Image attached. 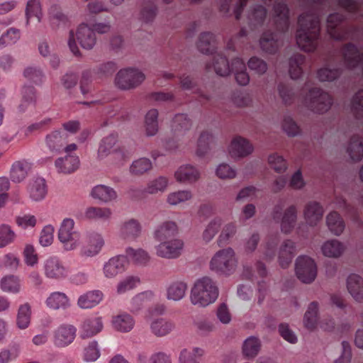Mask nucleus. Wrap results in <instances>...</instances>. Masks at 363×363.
<instances>
[{
	"mask_svg": "<svg viewBox=\"0 0 363 363\" xmlns=\"http://www.w3.org/2000/svg\"><path fill=\"white\" fill-rule=\"evenodd\" d=\"M219 296L216 281L209 277L198 279L190 292V301L194 306L206 307L213 303Z\"/></svg>",
	"mask_w": 363,
	"mask_h": 363,
	"instance_id": "obj_1",
	"label": "nucleus"
},
{
	"mask_svg": "<svg viewBox=\"0 0 363 363\" xmlns=\"http://www.w3.org/2000/svg\"><path fill=\"white\" fill-rule=\"evenodd\" d=\"M301 104L313 113L324 114L333 106V98L328 91L318 87H312L302 96Z\"/></svg>",
	"mask_w": 363,
	"mask_h": 363,
	"instance_id": "obj_2",
	"label": "nucleus"
},
{
	"mask_svg": "<svg viewBox=\"0 0 363 363\" xmlns=\"http://www.w3.org/2000/svg\"><path fill=\"white\" fill-rule=\"evenodd\" d=\"M237 264L235 251L231 247H227L214 254L210 261L209 267L213 272L229 275L235 270Z\"/></svg>",
	"mask_w": 363,
	"mask_h": 363,
	"instance_id": "obj_3",
	"label": "nucleus"
},
{
	"mask_svg": "<svg viewBox=\"0 0 363 363\" xmlns=\"http://www.w3.org/2000/svg\"><path fill=\"white\" fill-rule=\"evenodd\" d=\"M75 36L81 47L84 49H92L96 43V38L94 31L86 24H81L77 29L74 34L73 30L69 31L68 46L71 52L76 56H80L81 52L76 44Z\"/></svg>",
	"mask_w": 363,
	"mask_h": 363,
	"instance_id": "obj_4",
	"label": "nucleus"
},
{
	"mask_svg": "<svg viewBox=\"0 0 363 363\" xmlns=\"http://www.w3.org/2000/svg\"><path fill=\"white\" fill-rule=\"evenodd\" d=\"M271 217L274 222L279 223L281 232L289 235L296 224L298 210L296 206L291 205L284 211L283 204L278 203L273 208Z\"/></svg>",
	"mask_w": 363,
	"mask_h": 363,
	"instance_id": "obj_5",
	"label": "nucleus"
},
{
	"mask_svg": "<svg viewBox=\"0 0 363 363\" xmlns=\"http://www.w3.org/2000/svg\"><path fill=\"white\" fill-rule=\"evenodd\" d=\"M294 270L297 279L305 284H312L318 274L315 261L308 255H300L296 258Z\"/></svg>",
	"mask_w": 363,
	"mask_h": 363,
	"instance_id": "obj_6",
	"label": "nucleus"
},
{
	"mask_svg": "<svg viewBox=\"0 0 363 363\" xmlns=\"http://www.w3.org/2000/svg\"><path fill=\"white\" fill-rule=\"evenodd\" d=\"M145 79V74L139 69L126 68L118 72L115 84L121 90H130L140 86Z\"/></svg>",
	"mask_w": 363,
	"mask_h": 363,
	"instance_id": "obj_7",
	"label": "nucleus"
},
{
	"mask_svg": "<svg viewBox=\"0 0 363 363\" xmlns=\"http://www.w3.org/2000/svg\"><path fill=\"white\" fill-rule=\"evenodd\" d=\"M342 65L352 69H361L363 74V52L353 44L345 45L342 49Z\"/></svg>",
	"mask_w": 363,
	"mask_h": 363,
	"instance_id": "obj_8",
	"label": "nucleus"
},
{
	"mask_svg": "<svg viewBox=\"0 0 363 363\" xmlns=\"http://www.w3.org/2000/svg\"><path fill=\"white\" fill-rule=\"evenodd\" d=\"M183 247V241L174 238L161 242L156 247V254L162 258L175 259L181 255Z\"/></svg>",
	"mask_w": 363,
	"mask_h": 363,
	"instance_id": "obj_9",
	"label": "nucleus"
},
{
	"mask_svg": "<svg viewBox=\"0 0 363 363\" xmlns=\"http://www.w3.org/2000/svg\"><path fill=\"white\" fill-rule=\"evenodd\" d=\"M253 151L252 144L247 139L241 136L233 138L228 147L229 155L235 160L248 157Z\"/></svg>",
	"mask_w": 363,
	"mask_h": 363,
	"instance_id": "obj_10",
	"label": "nucleus"
},
{
	"mask_svg": "<svg viewBox=\"0 0 363 363\" xmlns=\"http://www.w3.org/2000/svg\"><path fill=\"white\" fill-rule=\"evenodd\" d=\"M320 32L296 30V40L298 48L304 52H312L318 48Z\"/></svg>",
	"mask_w": 363,
	"mask_h": 363,
	"instance_id": "obj_11",
	"label": "nucleus"
},
{
	"mask_svg": "<svg viewBox=\"0 0 363 363\" xmlns=\"http://www.w3.org/2000/svg\"><path fill=\"white\" fill-rule=\"evenodd\" d=\"M77 330L72 325H62L55 332V344L64 347L71 344L76 337Z\"/></svg>",
	"mask_w": 363,
	"mask_h": 363,
	"instance_id": "obj_12",
	"label": "nucleus"
},
{
	"mask_svg": "<svg viewBox=\"0 0 363 363\" xmlns=\"http://www.w3.org/2000/svg\"><path fill=\"white\" fill-rule=\"evenodd\" d=\"M323 212V208L319 203L309 201L304 206L303 216L309 225L315 226L322 220Z\"/></svg>",
	"mask_w": 363,
	"mask_h": 363,
	"instance_id": "obj_13",
	"label": "nucleus"
},
{
	"mask_svg": "<svg viewBox=\"0 0 363 363\" xmlns=\"http://www.w3.org/2000/svg\"><path fill=\"white\" fill-rule=\"evenodd\" d=\"M267 16V9L262 5L257 4L249 9L245 23L251 29H255L264 24Z\"/></svg>",
	"mask_w": 363,
	"mask_h": 363,
	"instance_id": "obj_14",
	"label": "nucleus"
},
{
	"mask_svg": "<svg viewBox=\"0 0 363 363\" xmlns=\"http://www.w3.org/2000/svg\"><path fill=\"white\" fill-rule=\"evenodd\" d=\"M272 19L277 26L282 30L288 28L289 25V9L285 3L279 2L274 5Z\"/></svg>",
	"mask_w": 363,
	"mask_h": 363,
	"instance_id": "obj_15",
	"label": "nucleus"
},
{
	"mask_svg": "<svg viewBox=\"0 0 363 363\" xmlns=\"http://www.w3.org/2000/svg\"><path fill=\"white\" fill-rule=\"evenodd\" d=\"M350 295L357 303H363V278L356 274H350L346 281Z\"/></svg>",
	"mask_w": 363,
	"mask_h": 363,
	"instance_id": "obj_16",
	"label": "nucleus"
},
{
	"mask_svg": "<svg viewBox=\"0 0 363 363\" xmlns=\"http://www.w3.org/2000/svg\"><path fill=\"white\" fill-rule=\"evenodd\" d=\"M199 169L191 164H183L175 172L174 176L177 182L191 184L197 182L200 178Z\"/></svg>",
	"mask_w": 363,
	"mask_h": 363,
	"instance_id": "obj_17",
	"label": "nucleus"
},
{
	"mask_svg": "<svg viewBox=\"0 0 363 363\" xmlns=\"http://www.w3.org/2000/svg\"><path fill=\"white\" fill-rule=\"evenodd\" d=\"M296 254V243L290 240H285L279 247L278 260L282 268H286L291 262Z\"/></svg>",
	"mask_w": 363,
	"mask_h": 363,
	"instance_id": "obj_18",
	"label": "nucleus"
},
{
	"mask_svg": "<svg viewBox=\"0 0 363 363\" xmlns=\"http://www.w3.org/2000/svg\"><path fill=\"white\" fill-rule=\"evenodd\" d=\"M142 233L140 223L135 219L123 222L120 227V236L125 240L133 241L137 239Z\"/></svg>",
	"mask_w": 363,
	"mask_h": 363,
	"instance_id": "obj_19",
	"label": "nucleus"
},
{
	"mask_svg": "<svg viewBox=\"0 0 363 363\" xmlns=\"http://www.w3.org/2000/svg\"><path fill=\"white\" fill-rule=\"evenodd\" d=\"M151 333L157 337L169 335L174 329V324L164 318L153 319L150 323Z\"/></svg>",
	"mask_w": 363,
	"mask_h": 363,
	"instance_id": "obj_20",
	"label": "nucleus"
},
{
	"mask_svg": "<svg viewBox=\"0 0 363 363\" xmlns=\"http://www.w3.org/2000/svg\"><path fill=\"white\" fill-rule=\"evenodd\" d=\"M297 30L320 32V20L313 13L306 12L301 14L298 19Z\"/></svg>",
	"mask_w": 363,
	"mask_h": 363,
	"instance_id": "obj_21",
	"label": "nucleus"
},
{
	"mask_svg": "<svg viewBox=\"0 0 363 363\" xmlns=\"http://www.w3.org/2000/svg\"><path fill=\"white\" fill-rule=\"evenodd\" d=\"M188 289V284L184 280L177 279L168 285L167 288V298L169 301H179L183 299Z\"/></svg>",
	"mask_w": 363,
	"mask_h": 363,
	"instance_id": "obj_22",
	"label": "nucleus"
},
{
	"mask_svg": "<svg viewBox=\"0 0 363 363\" xmlns=\"http://www.w3.org/2000/svg\"><path fill=\"white\" fill-rule=\"evenodd\" d=\"M104 241L100 235H91L87 236L82 247V253L88 257L98 254L101 250Z\"/></svg>",
	"mask_w": 363,
	"mask_h": 363,
	"instance_id": "obj_23",
	"label": "nucleus"
},
{
	"mask_svg": "<svg viewBox=\"0 0 363 363\" xmlns=\"http://www.w3.org/2000/svg\"><path fill=\"white\" fill-rule=\"evenodd\" d=\"M346 152L354 162H359L363 158V138L358 135H352L346 146Z\"/></svg>",
	"mask_w": 363,
	"mask_h": 363,
	"instance_id": "obj_24",
	"label": "nucleus"
},
{
	"mask_svg": "<svg viewBox=\"0 0 363 363\" xmlns=\"http://www.w3.org/2000/svg\"><path fill=\"white\" fill-rule=\"evenodd\" d=\"M206 68L208 70L213 69L218 76L226 77L230 74L233 66L230 65L225 57L216 55L213 57L211 62L206 65Z\"/></svg>",
	"mask_w": 363,
	"mask_h": 363,
	"instance_id": "obj_25",
	"label": "nucleus"
},
{
	"mask_svg": "<svg viewBox=\"0 0 363 363\" xmlns=\"http://www.w3.org/2000/svg\"><path fill=\"white\" fill-rule=\"evenodd\" d=\"M177 234L178 228L177 224L173 221H165L157 227L154 235L157 240L162 242L177 238Z\"/></svg>",
	"mask_w": 363,
	"mask_h": 363,
	"instance_id": "obj_26",
	"label": "nucleus"
},
{
	"mask_svg": "<svg viewBox=\"0 0 363 363\" xmlns=\"http://www.w3.org/2000/svg\"><path fill=\"white\" fill-rule=\"evenodd\" d=\"M345 250V245L335 239L327 240L321 246L323 255L328 258H338L343 255Z\"/></svg>",
	"mask_w": 363,
	"mask_h": 363,
	"instance_id": "obj_27",
	"label": "nucleus"
},
{
	"mask_svg": "<svg viewBox=\"0 0 363 363\" xmlns=\"http://www.w3.org/2000/svg\"><path fill=\"white\" fill-rule=\"evenodd\" d=\"M91 196L102 203H109L117 198V194L114 189L106 185H96L91 192Z\"/></svg>",
	"mask_w": 363,
	"mask_h": 363,
	"instance_id": "obj_28",
	"label": "nucleus"
},
{
	"mask_svg": "<svg viewBox=\"0 0 363 363\" xmlns=\"http://www.w3.org/2000/svg\"><path fill=\"white\" fill-rule=\"evenodd\" d=\"M126 259L123 256H116L111 258L104 265V272L107 277H113L124 269Z\"/></svg>",
	"mask_w": 363,
	"mask_h": 363,
	"instance_id": "obj_29",
	"label": "nucleus"
},
{
	"mask_svg": "<svg viewBox=\"0 0 363 363\" xmlns=\"http://www.w3.org/2000/svg\"><path fill=\"white\" fill-rule=\"evenodd\" d=\"M340 67L325 65L317 71V79L321 82H332L337 80L342 74Z\"/></svg>",
	"mask_w": 363,
	"mask_h": 363,
	"instance_id": "obj_30",
	"label": "nucleus"
},
{
	"mask_svg": "<svg viewBox=\"0 0 363 363\" xmlns=\"http://www.w3.org/2000/svg\"><path fill=\"white\" fill-rule=\"evenodd\" d=\"M223 225V220L220 218H214L211 220L203 229L201 238L205 243H208L213 240L219 233Z\"/></svg>",
	"mask_w": 363,
	"mask_h": 363,
	"instance_id": "obj_31",
	"label": "nucleus"
},
{
	"mask_svg": "<svg viewBox=\"0 0 363 363\" xmlns=\"http://www.w3.org/2000/svg\"><path fill=\"white\" fill-rule=\"evenodd\" d=\"M306 57L304 55L296 53L289 59V73L292 79L300 78L303 74L302 65L304 64Z\"/></svg>",
	"mask_w": 363,
	"mask_h": 363,
	"instance_id": "obj_32",
	"label": "nucleus"
},
{
	"mask_svg": "<svg viewBox=\"0 0 363 363\" xmlns=\"http://www.w3.org/2000/svg\"><path fill=\"white\" fill-rule=\"evenodd\" d=\"M216 242L219 247L227 245L230 242L237 233V226L234 223L230 222L225 224L223 223L221 229L219 231Z\"/></svg>",
	"mask_w": 363,
	"mask_h": 363,
	"instance_id": "obj_33",
	"label": "nucleus"
},
{
	"mask_svg": "<svg viewBox=\"0 0 363 363\" xmlns=\"http://www.w3.org/2000/svg\"><path fill=\"white\" fill-rule=\"evenodd\" d=\"M74 225V222L72 219H65L61 225L58 233V238L62 242L65 244L71 242V248L73 247L72 241L74 240V236L75 234Z\"/></svg>",
	"mask_w": 363,
	"mask_h": 363,
	"instance_id": "obj_34",
	"label": "nucleus"
},
{
	"mask_svg": "<svg viewBox=\"0 0 363 363\" xmlns=\"http://www.w3.org/2000/svg\"><path fill=\"white\" fill-rule=\"evenodd\" d=\"M102 298L103 294L99 291H89L79 298L78 305L82 308H91L99 304Z\"/></svg>",
	"mask_w": 363,
	"mask_h": 363,
	"instance_id": "obj_35",
	"label": "nucleus"
},
{
	"mask_svg": "<svg viewBox=\"0 0 363 363\" xmlns=\"http://www.w3.org/2000/svg\"><path fill=\"white\" fill-rule=\"evenodd\" d=\"M235 71L236 82L241 86H246L250 82V76L246 70L245 62L240 58H235L232 62Z\"/></svg>",
	"mask_w": 363,
	"mask_h": 363,
	"instance_id": "obj_36",
	"label": "nucleus"
},
{
	"mask_svg": "<svg viewBox=\"0 0 363 363\" xmlns=\"http://www.w3.org/2000/svg\"><path fill=\"white\" fill-rule=\"evenodd\" d=\"M103 328V323L101 318H94L86 320L82 325V336L89 337L95 335Z\"/></svg>",
	"mask_w": 363,
	"mask_h": 363,
	"instance_id": "obj_37",
	"label": "nucleus"
},
{
	"mask_svg": "<svg viewBox=\"0 0 363 363\" xmlns=\"http://www.w3.org/2000/svg\"><path fill=\"white\" fill-rule=\"evenodd\" d=\"M79 164V160L74 155H67L65 157L59 158L55 162L58 169L65 174H69L76 170Z\"/></svg>",
	"mask_w": 363,
	"mask_h": 363,
	"instance_id": "obj_38",
	"label": "nucleus"
},
{
	"mask_svg": "<svg viewBox=\"0 0 363 363\" xmlns=\"http://www.w3.org/2000/svg\"><path fill=\"white\" fill-rule=\"evenodd\" d=\"M326 223L329 230L335 235H340L345 230V223L339 213L330 212L326 216Z\"/></svg>",
	"mask_w": 363,
	"mask_h": 363,
	"instance_id": "obj_39",
	"label": "nucleus"
},
{
	"mask_svg": "<svg viewBox=\"0 0 363 363\" xmlns=\"http://www.w3.org/2000/svg\"><path fill=\"white\" fill-rule=\"evenodd\" d=\"M350 111L357 121L363 120V89L357 91L352 97Z\"/></svg>",
	"mask_w": 363,
	"mask_h": 363,
	"instance_id": "obj_40",
	"label": "nucleus"
},
{
	"mask_svg": "<svg viewBox=\"0 0 363 363\" xmlns=\"http://www.w3.org/2000/svg\"><path fill=\"white\" fill-rule=\"evenodd\" d=\"M30 169V163L25 160L17 161L11 166V178L14 182H21L26 177Z\"/></svg>",
	"mask_w": 363,
	"mask_h": 363,
	"instance_id": "obj_41",
	"label": "nucleus"
},
{
	"mask_svg": "<svg viewBox=\"0 0 363 363\" xmlns=\"http://www.w3.org/2000/svg\"><path fill=\"white\" fill-rule=\"evenodd\" d=\"M159 112L155 108L149 110L145 116V128L146 135L153 136L158 132Z\"/></svg>",
	"mask_w": 363,
	"mask_h": 363,
	"instance_id": "obj_42",
	"label": "nucleus"
},
{
	"mask_svg": "<svg viewBox=\"0 0 363 363\" xmlns=\"http://www.w3.org/2000/svg\"><path fill=\"white\" fill-rule=\"evenodd\" d=\"M319 305L316 301L311 302L305 313L303 323L306 328L313 330L315 328L318 320Z\"/></svg>",
	"mask_w": 363,
	"mask_h": 363,
	"instance_id": "obj_43",
	"label": "nucleus"
},
{
	"mask_svg": "<svg viewBox=\"0 0 363 363\" xmlns=\"http://www.w3.org/2000/svg\"><path fill=\"white\" fill-rule=\"evenodd\" d=\"M112 324L116 330L127 333L133 328L135 323L130 315L121 314L113 318Z\"/></svg>",
	"mask_w": 363,
	"mask_h": 363,
	"instance_id": "obj_44",
	"label": "nucleus"
},
{
	"mask_svg": "<svg viewBox=\"0 0 363 363\" xmlns=\"http://www.w3.org/2000/svg\"><path fill=\"white\" fill-rule=\"evenodd\" d=\"M259 45L264 52L269 54L275 53L281 46L272 33H265L262 35L259 40Z\"/></svg>",
	"mask_w": 363,
	"mask_h": 363,
	"instance_id": "obj_45",
	"label": "nucleus"
},
{
	"mask_svg": "<svg viewBox=\"0 0 363 363\" xmlns=\"http://www.w3.org/2000/svg\"><path fill=\"white\" fill-rule=\"evenodd\" d=\"M204 350L199 347H195L191 350L184 349L179 357V363H199L197 358L204 355Z\"/></svg>",
	"mask_w": 363,
	"mask_h": 363,
	"instance_id": "obj_46",
	"label": "nucleus"
},
{
	"mask_svg": "<svg viewBox=\"0 0 363 363\" xmlns=\"http://www.w3.org/2000/svg\"><path fill=\"white\" fill-rule=\"evenodd\" d=\"M112 211L109 208L104 207H89L84 212V216L89 220H109Z\"/></svg>",
	"mask_w": 363,
	"mask_h": 363,
	"instance_id": "obj_47",
	"label": "nucleus"
},
{
	"mask_svg": "<svg viewBox=\"0 0 363 363\" xmlns=\"http://www.w3.org/2000/svg\"><path fill=\"white\" fill-rule=\"evenodd\" d=\"M343 21V16L338 13H333L328 16L327 19V31L331 38L340 40L342 35L338 32L337 26Z\"/></svg>",
	"mask_w": 363,
	"mask_h": 363,
	"instance_id": "obj_48",
	"label": "nucleus"
},
{
	"mask_svg": "<svg viewBox=\"0 0 363 363\" xmlns=\"http://www.w3.org/2000/svg\"><path fill=\"white\" fill-rule=\"evenodd\" d=\"M215 36L209 32L202 33L199 38L197 47L200 52L204 54L212 52L214 50Z\"/></svg>",
	"mask_w": 363,
	"mask_h": 363,
	"instance_id": "obj_49",
	"label": "nucleus"
},
{
	"mask_svg": "<svg viewBox=\"0 0 363 363\" xmlns=\"http://www.w3.org/2000/svg\"><path fill=\"white\" fill-rule=\"evenodd\" d=\"M261 348L260 340L255 336L247 338L242 345V352L245 356L252 358L255 357Z\"/></svg>",
	"mask_w": 363,
	"mask_h": 363,
	"instance_id": "obj_50",
	"label": "nucleus"
},
{
	"mask_svg": "<svg viewBox=\"0 0 363 363\" xmlns=\"http://www.w3.org/2000/svg\"><path fill=\"white\" fill-rule=\"evenodd\" d=\"M45 273L48 277L58 279L65 274V268L55 259H48L45 262Z\"/></svg>",
	"mask_w": 363,
	"mask_h": 363,
	"instance_id": "obj_51",
	"label": "nucleus"
},
{
	"mask_svg": "<svg viewBox=\"0 0 363 363\" xmlns=\"http://www.w3.org/2000/svg\"><path fill=\"white\" fill-rule=\"evenodd\" d=\"M126 253L131 260L136 264L145 265L150 260V256L148 252L141 248L135 250L129 247L126 250Z\"/></svg>",
	"mask_w": 363,
	"mask_h": 363,
	"instance_id": "obj_52",
	"label": "nucleus"
},
{
	"mask_svg": "<svg viewBox=\"0 0 363 363\" xmlns=\"http://www.w3.org/2000/svg\"><path fill=\"white\" fill-rule=\"evenodd\" d=\"M267 162L269 167L277 173H284L287 169L286 160L278 153H272L268 156Z\"/></svg>",
	"mask_w": 363,
	"mask_h": 363,
	"instance_id": "obj_53",
	"label": "nucleus"
},
{
	"mask_svg": "<svg viewBox=\"0 0 363 363\" xmlns=\"http://www.w3.org/2000/svg\"><path fill=\"white\" fill-rule=\"evenodd\" d=\"M152 167V162L147 158L142 157L133 162L130 171L134 175H141L150 171Z\"/></svg>",
	"mask_w": 363,
	"mask_h": 363,
	"instance_id": "obj_54",
	"label": "nucleus"
},
{
	"mask_svg": "<svg viewBox=\"0 0 363 363\" xmlns=\"http://www.w3.org/2000/svg\"><path fill=\"white\" fill-rule=\"evenodd\" d=\"M214 140L213 135L206 131L202 132L198 139V148L196 155L203 156L209 149L211 143Z\"/></svg>",
	"mask_w": 363,
	"mask_h": 363,
	"instance_id": "obj_55",
	"label": "nucleus"
},
{
	"mask_svg": "<svg viewBox=\"0 0 363 363\" xmlns=\"http://www.w3.org/2000/svg\"><path fill=\"white\" fill-rule=\"evenodd\" d=\"M249 69L259 76L264 75L268 70L267 63L262 58L252 57L247 62Z\"/></svg>",
	"mask_w": 363,
	"mask_h": 363,
	"instance_id": "obj_56",
	"label": "nucleus"
},
{
	"mask_svg": "<svg viewBox=\"0 0 363 363\" xmlns=\"http://www.w3.org/2000/svg\"><path fill=\"white\" fill-rule=\"evenodd\" d=\"M168 185V179L164 177H159L150 182L145 189V191L155 194L164 191Z\"/></svg>",
	"mask_w": 363,
	"mask_h": 363,
	"instance_id": "obj_57",
	"label": "nucleus"
},
{
	"mask_svg": "<svg viewBox=\"0 0 363 363\" xmlns=\"http://www.w3.org/2000/svg\"><path fill=\"white\" fill-rule=\"evenodd\" d=\"M23 75L28 82L35 85L40 84L43 77L42 71L39 68L33 66L26 67L23 72Z\"/></svg>",
	"mask_w": 363,
	"mask_h": 363,
	"instance_id": "obj_58",
	"label": "nucleus"
},
{
	"mask_svg": "<svg viewBox=\"0 0 363 363\" xmlns=\"http://www.w3.org/2000/svg\"><path fill=\"white\" fill-rule=\"evenodd\" d=\"M192 198V194L189 190L178 191L170 193L167 196V201L171 206H177Z\"/></svg>",
	"mask_w": 363,
	"mask_h": 363,
	"instance_id": "obj_59",
	"label": "nucleus"
},
{
	"mask_svg": "<svg viewBox=\"0 0 363 363\" xmlns=\"http://www.w3.org/2000/svg\"><path fill=\"white\" fill-rule=\"evenodd\" d=\"M30 306L28 303L21 305L17 314V325L18 328L23 329L28 326L30 321Z\"/></svg>",
	"mask_w": 363,
	"mask_h": 363,
	"instance_id": "obj_60",
	"label": "nucleus"
},
{
	"mask_svg": "<svg viewBox=\"0 0 363 363\" xmlns=\"http://www.w3.org/2000/svg\"><path fill=\"white\" fill-rule=\"evenodd\" d=\"M140 283L138 277L129 276L119 282L117 286V292L119 294H124L135 289Z\"/></svg>",
	"mask_w": 363,
	"mask_h": 363,
	"instance_id": "obj_61",
	"label": "nucleus"
},
{
	"mask_svg": "<svg viewBox=\"0 0 363 363\" xmlns=\"http://www.w3.org/2000/svg\"><path fill=\"white\" fill-rule=\"evenodd\" d=\"M67 135L55 132L48 135L46 138L47 144L50 150L57 151L66 143Z\"/></svg>",
	"mask_w": 363,
	"mask_h": 363,
	"instance_id": "obj_62",
	"label": "nucleus"
},
{
	"mask_svg": "<svg viewBox=\"0 0 363 363\" xmlns=\"http://www.w3.org/2000/svg\"><path fill=\"white\" fill-rule=\"evenodd\" d=\"M68 299L67 296L60 292L52 293L47 300L48 306L52 309L64 308L67 305Z\"/></svg>",
	"mask_w": 363,
	"mask_h": 363,
	"instance_id": "obj_63",
	"label": "nucleus"
},
{
	"mask_svg": "<svg viewBox=\"0 0 363 363\" xmlns=\"http://www.w3.org/2000/svg\"><path fill=\"white\" fill-rule=\"evenodd\" d=\"M1 289L6 293H18L20 290V284L16 277L7 276L0 281Z\"/></svg>",
	"mask_w": 363,
	"mask_h": 363,
	"instance_id": "obj_64",
	"label": "nucleus"
}]
</instances>
